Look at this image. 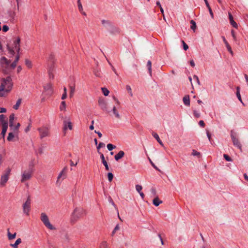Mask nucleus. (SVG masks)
<instances>
[{
    "label": "nucleus",
    "mask_w": 248,
    "mask_h": 248,
    "mask_svg": "<svg viewBox=\"0 0 248 248\" xmlns=\"http://www.w3.org/2000/svg\"><path fill=\"white\" fill-rule=\"evenodd\" d=\"M105 143H104L103 142H100L99 143V144L98 145V146H97V152L99 154H100L101 155V153L99 152V150L101 148H102V147H105Z\"/></svg>",
    "instance_id": "obj_40"
},
{
    "label": "nucleus",
    "mask_w": 248,
    "mask_h": 248,
    "mask_svg": "<svg viewBox=\"0 0 248 248\" xmlns=\"http://www.w3.org/2000/svg\"><path fill=\"white\" fill-rule=\"evenodd\" d=\"M199 125L203 127L205 126V124L203 121L201 120L200 121L199 123Z\"/></svg>",
    "instance_id": "obj_64"
},
{
    "label": "nucleus",
    "mask_w": 248,
    "mask_h": 248,
    "mask_svg": "<svg viewBox=\"0 0 248 248\" xmlns=\"http://www.w3.org/2000/svg\"><path fill=\"white\" fill-rule=\"evenodd\" d=\"M126 89L127 91H128L129 95L131 96H132L133 95V94H132V90H131L130 86L129 85H126Z\"/></svg>",
    "instance_id": "obj_50"
},
{
    "label": "nucleus",
    "mask_w": 248,
    "mask_h": 248,
    "mask_svg": "<svg viewBox=\"0 0 248 248\" xmlns=\"http://www.w3.org/2000/svg\"><path fill=\"white\" fill-rule=\"evenodd\" d=\"M8 177H7L6 176H4L3 175H2L0 177V185L4 186L5 184V183L8 181Z\"/></svg>",
    "instance_id": "obj_19"
},
{
    "label": "nucleus",
    "mask_w": 248,
    "mask_h": 248,
    "mask_svg": "<svg viewBox=\"0 0 248 248\" xmlns=\"http://www.w3.org/2000/svg\"><path fill=\"white\" fill-rule=\"evenodd\" d=\"M16 62H13L10 65V67L12 69H15L16 66Z\"/></svg>",
    "instance_id": "obj_62"
},
{
    "label": "nucleus",
    "mask_w": 248,
    "mask_h": 248,
    "mask_svg": "<svg viewBox=\"0 0 248 248\" xmlns=\"http://www.w3.org/2000/svg\"><path fill=\"white\" fill-rule=\"evenodd\" d=\"M67 129H69V130L72 129V123L70 121H63V130L65 131Z\"/></svg>",
    "instance_id": "obj_10"
},
{
    "label": "nucleus",
    "mask_w": 248,
    "mask_h": 248,
    "mask_svg": "<svg viewBox=\"0 0 248 248\" xmlns=\"http://www.w3.org/2000/svg\"><path fill=\"white\" fill-rule=\"evenodd\" d=\"M101 90L105 96H108L109 94V91L106 88H101Z\"/></svg>",
    "instance_id": "obj_37"
},
{
    "label": "nucleus",
    "mask_w": 248,
    "mask_h": 248,
    "mask_svg": "<svg viewBox=\"0 0 248 248\" xmlns=\"http://www.w3.org/2000/svg\"><path fill=\"white\" fill-rule=\"evenodd\" d=\"M21 243V239L20 238H18L14 244H11V246L14 248H17L18 245Z\"/></svg>",
    "instance_id": "obj_28"
},
{
    "label": "nucleus",
    "mask_w": 248,
    "mask_h": 248,
    "mask_svg": "<svg viewBox=\"0 0 248 248\" xmlns=\"http://www.w3.org/2000/svg\"><path fill=\"white\" fill-rule=\"evenodd\" d=\"M11 170L10 168H7L4 171V173L2 174L4 176H7V177L9 178V175H10V172H11Z\"/></svg>",
    "instance_id": "obj_35"
},
{
    "label": "nucleus",
    "mask_w": 248,
    "mask_h": 248,
    "mask_svg": "<svg viewBox=\"0 0 248 248\" xmlns=\"http://www.w3.org/2000/svg\"><path fill=\"white\" fill-rule=\"evenodd\" d=\"M112 111L113 114L115 116V117L117 118L120 119V118H121L120 115L119 113V112L117 110L116 107L114 106L113 107V109H112Z\"/></svg>",
    "instance_id": "obj_26"
},
{
    "label": "nucleus",
    "mask_w": 248,
    "mask_h": 248,
    "mask_svg": "<svg viewBox=\"0 0 248 248\" xmlns=\"http://www.w3.org/2000/svg\"><path fill=\"white\" fill-rule=\"evenodd\" d=\"M100 158L101 159L102 164L104 165V166L105 167V169L107 170H109V167H108V163L106 161V160L105 159L104 155L103 154H101V155H100Z\"/></svg>",
    "instance_id": "obj_15"
},
{
    "label": "nucleus",
    "mask_w": 248,
    "mask_h": 248,
    "mask_svg": "<svg viewBox=\"0 0 248 248\" xmlns=\"http://www.w3.org/2000/svg\"><path fill=\"white\" fill-rule=\"evenodd\" d=\"M20 38L19 37H18L14 40L12 47H10L9 46H7L8 50L11 55H14L15 54V50L17 51V53H19L20 51Z\"/></svg>",
    "instance_id": "obj_3"
},
{
    "label": "nucleus",
    "mask_w": 248,
    "mask_h": 248,
    "mask_svg": "<svg viewBox=\"0 0 248 248\" xmlns=\"http://www.w3.org/2000/svg\"><path fill=\"white\" fill-rule=\"evenodd\" d=\"M147 67L148 68L150 75L152 76V62L151 61L149 60L147 63Z\"/></svg>",
    "instance_id": "obj_30"
},
{
    "label": "nucleus",
    "mask_w": 248,
    "mask_h": 248,
    "mask_svg": "<svg viewBox=\"0 0 248 248\" xmlns=\"http://www.w3.org/2000/svg\"><path fill=\"white\" fill-rule=\"evenodd\" d=\"M192 155L193 156H198L200 157V153L199 152H197L195 150H192Z\"/></svg>",
    "instance_id": "obj_51"
},
{
    "label": "nucleus",
    "mask_w": 248,
    "mask_h": 248,
    "mask_svg": "<svg viewBox=\"0 0 248 248\" xmlns=\"http://www.w3.org/2000/svg\"><path fill=\"white\" fill-rule=\"evenodd\" d=\"M193 115H194V116L195 117V118H199L200 117V113H199L197 110H193Z\"/></svg>",
    "instance_id": "obj_54"
},
{
    "label": "nucleus",
    "mask_w": 248,
    "mask_h": 248,
    "mask_svg": "<svg viewBox=\"0 0 248 248\" xmlns=\"http://www.w3.org/2000/svg\"><path fill=\"white\" fill-rule=\"evenodd\" d=\"M31 200L30 196L29 195L27 201L23 205V212L26 215L29 216L31 210Z\"/></svg>",
    "instance_id": "obj_6"
},
{
    "label": "nucleus",
    "mask_w": 248,
    "mask_h": 248,
    "mask_svg": "<svg viewBox=\"0 0 248 248\" xmlns=\"http://www.w3.org/2000/svg\"><path fill=\"white\" fill-rule=\"evenodd\" d=\"M236 90H237V91H236V96H237L238 100L244 106L245 105H244V103L243 102V101L242 100L241 96V95H240V87H237L236 88Z\"/></svg>",
    "instance_id": "obj_23"
},
{
    "label": "nucleus",
    "mask_w": 248,
    "mask_h": 248,
    "mask_svg": "<svg viewBox=\"0 0 248 248\" xmlns=\"http://www.w3.org/2000/svg\"><path fill=\"white\" fill-rule=\"evenodd\" d=\"M37 130L39 132L40 138L41 139L49 136V129L46 126L39 127L38 128Z\"/></svg>",
    "instance_id": "obj_5"
},
{
    "label": "nucleus",
    "mask_w": 248,
    "mask_h": 248,
    "mask_svg": "<svg viewBox=\"0 0 248 248\" xmlns=\"http://www.w3.org/2000/svg\"><path fill=\"white\" fill-rule=\"evenodd\" d=\"M229 18L230 24L235 28H237V24L234 21L232 16L230 13H229Z\"/></svg>",
    "instance_id": "obj_13"
},
{
    "label": "nucleus",
    "mask_w": 248,
    "mask_h": 248,
    "mask_svg": "<svg viewBox=\"0 0 248 248\" xmlns=\"http://www.w3.org/2000/svg\"><path fill=\"white\" fill-rule=\"evenodd\" d=\"M0 62L1 64H5L6 66H8L10 63L9 61L5 57H2L0 58Z\"/></svg>",
    "instance_id": "obj_22"
},
{
    "label": "nucleus",
    "mask_w": 248,
    "mask_h": 248,
    "mask_svg": "<svg viewBox=\"0 0 248 248\" xmlns=\"http://www.w3.org/2000/svg\"><path fill=\"white\" fill-rule=\"evenodd\" d=\"M116 146L111 143H109L107 145V148L109 151H111L112 150L115 149Z\"/></svg>",
    "instance_id": "obj_39"
},
{
    "label": "nucleus",
    "mask_w": 248,
    "mask_h": 248,
    "mask_svg": "<svg viewBox=\"0 0 248 248\" xmlns=\"http://www.w3.org/2000/svg\"><path fill=\"white\" fill-rule=\"evenodd\" d=\"M14 138V135L13 133L10 132L8 134L7 137V140L9 141H12L13 139Z\"/></svg>",
    "instance_id": "obj_42"
},
{
    "label": "nucleus",
    "mask_w": 248,
    "mask_h": 248,
    "mask_svg": "<svg viewBox=\"0 0 248 248\" xmlns=\"http://www.w3.org/2000/svg\"><path fill=\"white\" fill-rule=\"evenodd\" d=\"M40 219L46 227L51 230H55V228L50 223L47 216L44 213L41 214Z\"/></svg>",
    "instance_id": "obj_4"
},
{
    "label": "nucleus",
    "mask_w": 248,
    "mask_h": 248,
    "mask_svg": "<svg viewBox=\"0 0 248 248\" xmlns=\"http://www.w3.org/2000/svg\"><path fill=\"white\" fill-rule=\"evenodd\" d=\"M78 5L79 11L81 12L83 11V7L80 2V0H78Z\"/></svg>",
    "instance_id": "obj_44"
},
{
    "label": "nucleus",
    "mask_w": 248,
    "mask_h": 248,
    "mask_svg": "<svg viewBox=\"0 0 248 248\" xmlns=\"http://www.w3.org/2000/svg\"><path fill=\"white\" fill-rule=\"evenodd\" d=\"M151 191L153 196H155L156 194V190L155 188H152Z\"/></svg>",
    "instance_id": "obj_59"
},
{
    "label": "nucleus",
    "mask_w": 248,
    "mask_h": 248,
    "mask_svg": "<svg viewBox=\"0 0 248 248\" xmlns=\"http://www.w3.org/2000/svg\"><path fill=\"white\" fill-rule=\"evenodd\" d=\"M32 170H28L24 171L22 174L21 180L22 182H24L26 180H29L31 177Z\"/></svg>",
    "instance_id": "obj_7"
},
{
    "label": "nucleus",
    "mask_w": 248,
    "mask_h": 248,
    "mask_svg": "<svg viewBox=\"0 0 248 248\" xmlns=\"http://www.w3.org/2000/svg\"><path fill=\"white\" fill-rule=\"evenodd\" d=\"M93 73L94 75L97 77H101V72L99 68L97 67L94 68L93 70Z\"/></svg>",
    "instance_id": "obj_21"
},
{
    "label": "nucleus",
    "mask_w": 248,
    "mask_h": 248,
    "mask_svg": "<svg viewBox=\"0 0 248 248\" xmlns=\"http://www.w3.org/2000/svg\"><path fill=\"white\" fill-rule=\"evenodd\" d=\"M7 235H8V239L9 240H12V239H14L16 236V233H14V234H11L9 231V229L8 230V233H7Z\"/></svg>",
    "instance_id": "obj_33"
},
{
    "label": "nucleus",
    "mask_w": 248,
    "mask_h": 248,
    "mask_svg": "<svg viewBox=\"0 0 248 248\" xmlns=\"http://www.w3.org/2000/svg\"><path fill=\"white\" fill-rule=\"evenodd\" d=\"M108 178L109 182H111L113 178V174L111 172H108Z\"/></svg>",
    "instance_id": "obj_46"
},
{
    "label": "nucleus",
    "mask_w": 248,
    "mask_h": 248,
    "mask_svg": "<svg viewBox=\"0 0 248 248\" xmlns=\"http://www.w3.org/2000/svg\"><path fill=\"white\" fill-rule=\"evenodd\" d=\"M208 10H209V13H210V15H211V16L212 17V18H214V14H213V13L212 12V10L211 9V8L210 6H209V7H207Z\"/></svg>",
    "instance_id": "obj_61"
},
{
    "label": "nucleus",
    "mask_w": 248,
    "mask_h": 248,
    "mask_svg": "<svg viewBox=\"0 0 248 248\" xmlns=\"http://www.w3.org/2000/svg\"><path fill=\"white\" fill-rule=\"evenodd\" d=\"M22 101L21 98H19L16 101V104L13 106V108L15 109H18Z\"/></svg>",
    "instance_id": "obj_29"
},
{
    "label": "nucleus",
    "mask_w": 248,
    "mask_h": 248,
    "mask_svg": "<svg viewBox=\"0 0 248 248\" xmlns=\"http://www.w3.org/2000/svg\"><path fill=\"white\" fill-rule=\"evenodd\" d=\"M65 174H64L61 171L60 173L58 175V178H57V182L59 180V179L63 176L65 175Z\"/></svg>",
    "instance_id": "obj_58"
},
{
    "label": "nucleus",
    "mask_w": 248,
    "mask_h": 248,
    "mask_svg": "<svg viewBox=\"0 0 248 248\" xmlns=\"http://www.w3.org/2000/svg\"><path fill=\"white\" fill-rule=\"evenodd\" d=\"M1 124H2V128H3V129L5 128V129L7 130L8 125V122L7 121L3 122L2 123H1Z\"/></svg>",
    "instance_id": "obj_49"
},
{
    "label": "nucleus",
    "mask_w": 248,
    "mask_h": 248,
    "mask_svg": "<svg viewBox=\"0 0 248 248\" xmlns=\"http://www.w3.org/2000/svg\"><path fill=\"white\" fill-rule=\"evenodd\" d=\"M14 119H15V114L14 113H12L9 116V126L11 128H12L14 126Z\"/></svg>",
    "instance_id": "obj_20"
},
{
    "label": "nucleus",
    "mask_w": 248,
    "mask_h": 248,
    "mask_svg": "<svg viewBox=\"0 0 248 248\" xmlns=\"http://www.w3.org/2000/svg\"><path fill=\"white\" fill-rule=\"evenodd\" d=\"M6 131H7V129H5V128L4 129L2 128L1 135L3 137H4L5 136Z\"/></svg>",
    "instance_id": "obj_63"
},
{
    "label": "nucleus",
    "mask_w": 248,
    "mask_h": 248,
    "mask_svg": "<svg viewBox=\"0 0 248 248\" xmlns=\"http://www.w3.org/2000/svg\"><path fill=\"white\" fill-rule=\"evenodd\" d=\"M231 34H232V35L234 40H236V35H235V31L233 30H232L231 31Z\"/></svg>",
    "instance_id": "obj_60"
},
{
    "label": "nucleus",
    "mask_w": 248,
    "mask_h": 248,
    "mask_svg": "<svg viewBox=\"0 0 248 248\" xmlns=\"http://www.w3.org/2000/svg\"><path fill=\"white\" fill-rule=\"evenodd\" d=\"M183 45V48L185 50H186L188 48V46L186 44V43L184 41H182Z\"/></svg>",
    "instance_id": "obj_55"
},
{
    "label": "nucleus",
    "mask_w": 248,
    "mask_h": 248,
    "mask_svg": "<svg viewBox=\"0 0 248 248\" xmlns=\"http://www.w3.org/2000/svg\"><path fill=\"white\" fill-rule=\"evenodd\" d=\"M101 23L103 25V26L108 30L110 29V28L111 26H112V23L108 20H106L103 19L102 20Z\"/></svg>",
    "instance_id": "obj_11"
},
{
    "label": "nucleus",
    "mask_w": 248,
    "mask_h": 248,
    "mask_svg": "<svg viewBox=\"0 0 248 248\" xmlns=\"http://www.w3.org/2000/svg\"><path fill=\"white\" fill-rule=\"evenodd\" d=\"M109 30L110 31L111 33H115V32L119 33L120 32L119 29L118 28H117V27H115L113 24H112V26H111L110 28V29Z\"/></svg>",
    "instance_id": "obj_27"
},
{
    "label": "nucleus",
    "mask_w": 248,
    "mask_h": 248,
    "mask_svg": "<svg viewBox=\"0 0 248 248\" xmlns=\"http://www.w3.org/2000/svg\"><path fill=\"white\" fill-rule=\"evenodd\" d=\"M231 138H232L233 145L237 147L238 148L241 150L242 149V145H241L240 142H239L238 139H237L236 138H235V136L232 134L231 135Z\"/></svg>",
    "instance_id": "obj_9"
},
{
    "label": "nucleus",
    "mask_w": 248,
    "mask_h": 248,
    "mask_svg": "<svg viewBox=\"0 0 248 248\" xmlns=\"http://www.w3.org/2000/svg\"><path fill=\"white\" fill-rule=\"evenodd\" d=\"M190 23L191 24V29L193 31H195L196 28V22L193 20H191Z\"/></svg>",
    "instance_id": "obj_32"
},
{
    "label": "nucleus",
    "mask_w": 248,
    "mask_h": 248,
    "mask_svg": "<svg viewBox=\"0 0 248 248\" xmlns=\"http://www.w3.org/2000/svg\"><path fill=\"white\" fill-rule=\"evenodd\" d=\"M108 201L109 202L115 207V208L117 210V211H118V208L116 205V204H115V203L113 201L112 198L109 197V198H108Z\"/></svg>",
    "instance_id": "obj_48"
},
{
    "label": "nucleus",
    "mask_w": 248,
    "mask_h": 248,
    "mask_svg": "<svg viewBox=\"0 0 248 248\" xmlns=\"http://www.w3.org/2000/svg\"><path fill=\"white\" fill-rule=\"evenodd\" d=\"M120 229V227H119V224H117L115 227L114 228V230H113L112 232V234L111 235L112 236H113L114 235V234L115 233V232H116V231H118Z\"/></svg>",
    "instance_id": "obj_47"
},
{
    "label": "nucleus",
    "mask_w": 248,
    "mask_h": 248,
    "mask_svg": "<svg viewBox=\"0 0 248 248\" xmlns=\"http://www.w3.org/2000/svg\"><path fill=\"white\" fill-rule=\"evenodd\" d=\"M7 15L11 22H13L15 20L16 13L15 12L9 11L7 12Z\"/></svg>",
    "instance_id": "obj_14"
},
{
    "label": "nucleus",
    "mask_w": 248,
    "mask_h": 248,
    "mask_svg": "<svg viewBox=\"0 0 248 248\" xmlns=\"http://www.w3.org/2000/svg\"><path fill=\"white\" fill-rule=\"evenodd\" d=\"M184 104L186 106L190 105V99L188 95H185L183 99Z\"/></svg>",
    "instance_id": "obj_18"
},
{
    "label": "nucleus",
    "mask_w": 248,
    "mask_h": 248,
    "mask_svg": "<svg viewBox=\"0 0 248 248\" xmlns=\"http://www.w3.org/2000/svg\"><path fill=\"white\" fill-rule=\"evenodd\" d=\"M86 214L85 210L82 207H76L73 211L70 220L72 223H75L80 218Z\"/></svg>",
    "instance_id": "obj_2"
},
{
    "label": "nucleus",
    "mask_w": 248,
    "mask_h": 248,
    "mask_svg": "<svg viewBox=\"0 0 248 248\" xmlns=\"http://www.w3.org/2000/svg\"><path fill=\"white\" fill-rule=\"evenodd\" d=\"M152 135L153 136L156 140L157 141V142L162 146L163 145V144L162 142V141L160 140L159 137V136L158 135V134L156 133H153L152 134Z\"/></svg>",
    "instance_id": "obj_25"
},
{
    "label": "nucleus",
    "mask_w": 248,
    "mask_h": 248,
    "mask_svg": "<svg viewBox=\"0 0 248 248\" xmlns=\"http://www.w3.org/2000/svg\"><path fill=\"white\" fill-rule=\"evenodd\" d=\"M54 55L53 54H50L48 58V61L50 63H54Z\"/></svg>",
    "instance_id": "obj_36"
},
{
    "label": "nucleus",
    "mask_w": 248,
    "mask_h": 248,
    "mask_svg": "<svg viewBox=\"0 0 248 248\" xmlns=\"http://www.w3.org/2000/svg\"><path fill=\"white\" fill-rule=\"evenodd\" d=\"M69 88H70V96L72 97L73 96V94L74 93L75 91V84H74L73 85H70L69 86Z\"/></svg>",
    "instance_id": "obj_31"
},
{
    "label": "nucleus",
    "mask_w": 248,
    "mask_h": 248,
    "mask_svg": "<svg viewBox=\"0 0 248 248\" xmlns=\"http://www.w3.org/2000/svg\"><path fill=\"white\" fill-rule=\"evenodd\" d=\"M20 123H18L13 128V130L15 133H18V129H19V127H20Z\"/></svg>",
    "instance_id": "obj_38"
},
{
    "label": "nucleus",
    "mask_w": 248,
    "mask_h": 248,
    "mask_svg": "<svg viewBox=\"0 0 248 248\" xmlns=\"http://www.w3.org/2000/svg\"><path fill=\"white\" fill-rule=\"evenodd\" d=\"M66 108V103L65 102L63 101L61 102V105L60 106V109L61 111L65 110Z\"/></svg>",
    "instance_id": "obj_34"
},
{
    "label": "nucleus",
    "mask_w": 248,
    "mask_h": 248,
    "mask_svg": "<svg viewBox=\"0 0 248 248\" xmlns=\"http://www.w3.org/2000/svg\"><path fill=\"white\" fill-rule=\"evenodd\" d=\"M223 157L225 158V159L227 161H232V158L227 155L224 154Z\"/></svg>",
    "instance_id": "obj_53"
},
{
    "label": "nucleus",
    "mask_w": 248,
    "mask_h": 248,
    "mask_svg": "<svg viewBox=\"0 0 248 248\" xmlns=\"http://www.w3.org/2000/svg\"><path fill=\"white\" fill-rule=\"evenodd\" d=\"M98 104L101 108L103 110H107V104L106 102L103 100H99L98 101Z\"/></svg>",
    "instance_id": "obj_16"
},
{
    "label": "nucleus",
    "mask_w": 248,
    "mask_h": 248,
    "mask_svg": "<svg viewBox=\"0 0 248 248\" xmlns=\"http://www.w3.org/2000/svg\"><path fill=\"white\" fill-rule=\"evenodd\" d=\"M25 64L27 65V66L29 68H31L32 66L31 62L28 59H26L25 60Z\"/></svg>",
    "instance_id": "obj_45"
},
{
    "label": "nucleus",
    "mask_w": 248,
    "mask_h": 248,
    "mask_svg": "<svg viewBox=\"0 0 248 248\" xmlns=\"http://www.w3.org/2000/svg\"><path fill=\"white\" fill-rule=\"evenodd\" d=\"M222 38L224 44H225V46L228 51L231 53V54L232 56H233V53L231 46H230V45L229 44V43H228V42L227 41V40H226L224 36H222Z\"/></svg>",
    "instance_id": "obj_12"
},
{
    "label": "nucleus",
    "mask_w": 248,
    "mask_h": 248,
    "mask_svg": "<svg viewBox=\"0 0 248 248\" xmlns=\"http://www.w3.org/2000/svg\"><path fill=\"white\" fill-rule=\"evenodd\" d=\"M100 248H108L107 243L106 241L102 242L100 245Z\"/></svg>",
    "instance_id": "obj_43"
},
{
    "label": "nucleus",
    "mask_w": 248,
    "mask_h": 248,
    "mask_svg": "<svg viewBox=\"0 0 248 248\" xmlns=\"http://www.w3.org/2000/svg\"><path fill=\"white\" fill-rule=\"evenodd\" d=\"M142 187L140 185H137L136 186V190L139 192V193H140L141 192V190H142Z\"/></svg>",
    "instance_id": "obj_52"
},
{
    "label": "nucleus",
    "mask_w": 248,
    "mask_h": 248,
    "mask_svg": "<svg viewBox=\"0 0 248 248\" xmlns=\"http://www.w3.org/2000/svg\"><path fill=\"white\" fill-rule=\"evenodd\" d=\"M13 87L12 79L10 77L1 79L0 85V96H4L5 93L9 92Z\"/></svg>",
    "instance_id": "obj_1"
},
{
    "label": "nucleus",
    "mask_w": 248,
    "mask_h": 248,
    "mask_svg": "<svg viewBox=\"0 0 248 248\" xmlns=\"http://www.w3.org/2000/svg\"><path fill=\"white\" fill-rule=\"evenodd\" d=\"M153 202L155 206H158L162 202L160 201L157 197H156L153 200Z\"/></svg>",
    "instance_id": "obj_24"
},
{
    "label": "nucleus",
    "mask_w": 248,
    "mask_h": 248,
    "mask_svg": "<svg viewBox=\"0 0 248 248\" xmlns=\"http://www.w3.org/2000/svg\"><path fill=\"white\" fill-rule=\"evenodd\" d=\"M9 28L7 25H3L2 27V31L4 32H6L9 30Z\"/></svg>",
    "instance_id": "obj_56"
},
{
    "label": "nucleus",
    "mask_w": 248,
    "mask_h": 248,
    "mask_svg": "<svg viewBox=\"0 0 248 248\" xmlns=\"http://www.w3.org/2000/svg\"><path fill=\"white\" fill-rule=\"evenodd\" d=\"M48 76L50 78L53 79L54 78V75L52 72V70H51V68L48 69Z\"/></svg>",
    "instance_id": "obj_41"
},
{
    "label": "nucleus",
    "mask_w": 248,
    "mask_h": 248,
    "mask_svg": "<svg viewBox=\"0 0 248 248\" xmlns=\"http://www.w3.org/2000/svg\"><path fill=\"white\" fill-rule=\"evenodd\" d=\"M45 91L47 92V94L51 95L53 93L52 85L51 83H47L44 86Z\"/></svg>",
    "instance_id": "obj_8"
},
{
    "label": "nucleus",
    "mask_w": 248,
    "mask_h": 248,
    "mask_svg": "<svg viewBox=\"0 0 248 248\" xmlns=\"http://www.w3.org/2000/svg\"><path fill=\"white\" fill-rule=\"evenodd\" d=\"M124 155V153L123 151H120L118 152V154H117L115 156V159L116 161H118L119 159L122 158Z\"/></svg>",
    "instance_id": "obj_17"
},
{
    "label": "nucleus",
    "mask_w": 248,
    "mask_h": 248,
    "mask_svg": "<svg viewBox=\"0 0 248 248\" xmlns=\"http://www.w3.org/2000/svg\"><path fill=\"white\" fill-rule=\"evenodd\" d=\"M44 148L43 147H40L38 149V153L40 155H42L43 153Z\"/></svg>",
    "instance_id": "obj_57"
}]
</instances>
